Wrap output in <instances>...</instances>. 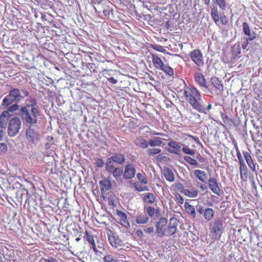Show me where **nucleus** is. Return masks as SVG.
Here are the masks:
<instances>
[{"label": "nucleus", "mask_w": 262, "mask_h": 262, "mask_svg": "<svg viewBox=\"0 0 262 262\" xmlns=\"http://www.w3.org/2000/svg\"><path fill=\"white\" fill-rule=\"evenodd\" d=\"M194 79L195 81L201 87L207 88L206 81L203 75L201 73H196L194 74Z\"/></svg>", "instance_id": "5701e85b"}, {"label": "nucleus", "mask_w": 262, "mask_h": 262, "mask_svg": "<svg viewBox=\"0 0 262 262\" xmlns=\"http://www.w3.org/2000/svg\"><path fill=\"white\" fill-rule=\"evenodd\" d=\"M151 47L155 50L160 52L164 53L165 51L164 47L159 45H151Z\"/></svg>", "instance_id": "de8ad7c7"}, {"label": "nucleus", "mask_w": 262, "mask_h": 262, "mask_svg": "<svg viewBox=\"0 0 262 262\" xmlns=\"http://www.w3.org/2000/svg\"><path fill=\"white\" fill-rule=\"evenodd\" d=\"M173 186H174L177 189V190L180 191L181 193L183 189H185L183 185L179 183L174 184Z\"/></svg>", "instance_id": "bf43d9fd"}, {"label": "nucleus", "mask_w": 262, "mask_h": 262, "mask_svg": "<svg viewBox=\"0 0 262 262\" xmlns=\"http://www.w3.org/2000/svg\"><path fill=\"white\" fill-rule=\"evenodd\" d=\"M136 171V168L134 164H127L125 166L123 177L125 179H132L135 176Z\"/></svg>", "instance_id": "ddd939ff"}, {"label": "nucleus", "mask_w": 262, "mask_h": 262, "mask_svg": "<svg viewBox=\"0 0 262 262\" xmlns=\"http://www.w3.org/2000/svg\"><path fill=\"white\" fill-rule=\"evenodd\" d=\"M168 221L165 217H161L156 225L157 236L159 237L170 236L174 234L177 230L180 222L175 217H171L168 225Z\"/></svg>", "instance_id": "f257e3e1"}, {"label": "nucleus", "mask_w": 262, "mask_h": 262, "mask_svg": "<svg viewBox=\"0 0 262 262\" xmlns=\"http://www.w3.org/2000/svg\"><path fill=\"white\" fill-rule=\"evenodd\" d=\"M104 262H116L117 260L115 257L111 254H107L105 255L103 258Z\"/></svg>", "instance_id": "a18cd8bd"}, {"label": "nucleus", "mask_w": 262, "mask_h": 262, "mask_svg": "<svg viewBox=\"0 0 262 262\" xmlns=\"http://www.w3.org/2000/svg\"><path fill=\"white\" fill-rule=\"evenodd\" d=\"M247 171L248 169L246 165V167L239 166L240 177L241 179L245 182H246L248 179Z\"/></svg>", "instance_id": "c9c22d12"}, {"label": "nucleus", "mask_w": 262, "mask_h": 262, "mask_svg": "<svg viewBox=\"0 0 262 262\" xmlns=\"http://www.w3.org/2000/svg\"><path fill=\"white\" fill-rule=\"evenodd\" d=\"M117 214L119 217V223L125 228L128 229L130 225L127 214L120 210H117Z\"/></svg>", "instance_id": "2eb2a0df"}, {"label": "nucleus", "mask_w": 262, "mask_h": 262, "mask_svg": "<svg viewBox=\"0 0 262 262\" xmlns=\"http://www.w3.org/2000/svg\"><path fill=\"white\" fill-rule=\"evenodd\" d=\"M16 103H16L15 104H13L11 105H10L7 111H8V113H9V112H13L14 111L18 110L19 108V105Z\"/></svg>", "instance_id": "8fccbe9b"}, {"label": "nucleus", "mask_w": 262, "mask_h": 262, "mask_svg": "<svg viewBox=\"0 0 262 262\" xmlns=\"http://www.w3.org/2000/svg\"><path fill=\"white\" fill-rule=\"evenodd\" d=\"M221 117L225 124L229 125L232 123V119L226 114L221 113Z\"/></svg>", "instance_id": "a19ab883"}, {"label": "nucleus", "mask_w": 262, "mask_h": 262, "mask_svg": "<svg viewBox=\"0 0 262 262\" xmlns=\"http://www.w3.org/2000/svg\"><path fill=\"white\" fill-rule=\"evenodd\" d=\"M168 151L170 154L180 155L181 154V146L179 143L174 141H170L168 143Z\"/></svg>", "instance_id": "4468645a"}, {"label": "nucleus", "mask_w": 262, "mask_h": 262, "mask_svg": "<svg viewBox=\"0 0 262 262\" xmlns=\"http://www.w3.org/2000/svg\"><path fill=\"white\" fill-rule=\"evenodd\" d=\"M10 114L8 111H4L0 116V126L6 129L8 121L10 118Z\"/></svg>", "instance_id": "dca6fc26"}, {"label": "nucleus", "mask_w": 262, "mask_h": 262, "mask_svg": "<svg viewBox=\"0 0 262 262\" xmlns=\"http://www.w3.org/2000/svg\"><path fill=\"white\" fill-rule=\"evenodd\" d=\"M7 150V146L5 143H0V153L6 152Z\"/></svg>", "instance_id": "13d9d810"}, {"label": "nucleus", "mask_w": 262, "mask_h": 262, "mask_svg": "<svg viewBox=\"0 0 262 262\" xmlns=\"http://www.w3.org/2000/svg\"><path fill=\"white\" fill-rule=\"evenodd\" d=\"M185 100L195 110L200 113H204L205 107L200 92L193 86H185L184 89Z\"/></svg>", "instance_id": "f03ea898"}, {"label": "nucleus", "mask_w": 262, "mask_h": 262, "mask_svg": "<svg viewBox=\"0 0 262 262\" xmlns=\"http://www.w3.org/2000/svg\"><path fill=\"white\" fill-rule=\"evenodd\" d=\"M24 99L20 90L17 88H12L2 101V105L9 106L13 103H18Z\"/></svg>", "instance_id": "20e7f679"}, {"label": "nucleus", "mask_w": 262, "mask_h": 262, "mask_svg": "<svg viewBox=\"0 0 262 262\" xmlns=\"http://www.w3.org/2000/svg\"><path fill=\"white\" fill-rule=\"evenodd\" d=\"M211 16L212 20L215 24L220 21V16L219 14L218 10L216 7H213L211 9Z\"/></svg>", "instance_id": "473e14b6"}, {"label": "nucleus", "mask_w": 262, "mask_h": 262, "mask_svg": "<svg viewBox=\"0 0 262 262\" xmlns=\"http://www.w3.org/2000/svg\"><path fill=\"white\" fill-rule=\"evenodd\" d=\"M159 70L162 71L165 74L169 76H173L174 74L173 70L172 68H171L169 65L163 64Z\"/></svg>", "instance_id": "2f4dec72"}, {"label": "nucleus", "mask_w": 262, "mask_h": 262, "mask_svg": "<svg viewBox=\"0 0 262 262\" xmlns=\"http://www.w3.org/2000/svg\"><path fill=\"white\" fill-rule=\"evenodd\" d=\"M29 106H25L20 108L18 115L20 117L23 124L28 126H33L37 123V118L39 115V111L35 107L28 108Z\"/></svg>", "instance_id": "7ed1b4c3"}, {"label": "nucleus", "mask_w": 262, "mask_h": 262, "mask_svg": "<svg viewBox=\"0 0 262 262\" xmlns=\"http://www.w3.org/2000/svg\"><path fill=\"white\" fill-rule=\"evenodd\" d=\"M193 174L197 179L202 182L206 183L207 174L204 171L196 169L193 171Z\"/></svg>", "instance_id": "393cba45"}, {"label": "nucleus", "mask_w": 262, "mask_h": 262, "mask_svg": "<svg viewBox=\"0 0 262 262\" xmlns=\"http://www.w3.org/2000/svg\"><path fill=\"white\" fill-rule=\"evenodd\" d=\"M106 234L107 236V238L109 241L110 245L112 246L113 244L115 245V238H116V236L115 235V233L110 229L106 228Z\"/></svg>", "instance_id": "f704fd0d"}, {"label": "nucleus", "mask_w": 262, "mask_h": 262, "mask_svg": "<svg viewBox=\"0 0 262 262\" xmlns=\"http://www.w3.org/2000/svg\"><path fill=\"white\" fill-rule=\"evenodd\" d=\"M104 164V161L102 159L99 158L95 159V165L97 167L101 168L102 167Z\"/></svg>", "instance_id": "5fc2aeb1"}, {"label": "nucleus", "mask_w": 262, "mask_h": 262, "mask_svg": "<svg viewBox=\"0 0 262 262\" xmlns=\"http://www.w3.org/2000/svg\"><path fill=\"white\" fill-rule=\"evenodd\" d=\"M216 2L221 10H225L226 9V0H216Z\"/></svg>", "instance_id": "49530a36"}, {"label": "nucleus", "mask_w": 262, "mask_h": 262, "mask_svg": "<svg viewBox=\"0 0 262 262\" xmlns=\"http://www.w3.org/2000/svg\"><path fill=\"white\" fill-rule=\"evenodd\" d=\"M30 104H27L26 106H29L28 108L31 109V108H34L37 109V111H39V107L37 105V100L35 98H31L29 100Z\"/></svg>", "instance_id": "ea45409f"}, {"label": "nucleus", "mask_w": 262, "mask_h": 262, "mask_svg": "<svg viewBox=\"0 0 262 262\" xmlns=\"http://www.w3.org/2000/svg\"><path fill=\"white\" fill-rule=\"evenodd\" d=\"M137 178L141 183V185L140 187L136 186V189L138 191L148 190V187L146 185L148 180L146 174L144 172H138L137 174Z\"/></svg>", "instance_id": "9b49d317"}, {"label": "nucleus", "mask_w": 262, "mask_h": 262, "mask_svg": "<svg viewBox=\"0 0 262 262\" xmlns=\"http://www.w3.org/2000/svg\"><path fill=\"white\" fill-rule=\"evenodd\" d=\"M21 127V122L17 117H13L9 122L8 134L10 137L16 136L19 132Z\"/></svg>", "instance_id": "423d86ee"}, {"label": "nucleus", "mask_w": 262, "mask_h": 262, "mask_svg": "<svg viewBox=\"0 0 262 262\" xmlns=\"http://www.w3.org/2000/svg\"><path fill=\"white\" fill-rule=\"evenodd\" d=\"M103 2L102 0H91V3L94 6L95 10L97 11L96 6L100 5Z\"/></svg>", "instance_id": "4d7b16f0"}, {"label": "nucleus", "mask_w": 262, "mask_h": 262, "mask_svg": "<svg viewBox=\"0 0 262 262\" xmlns=\"http://www.w3.org/2000/svg\"><path fill=\"white\" fill-rule=\"evenodd\" d=\"M208 187L211 191L216 195L220 196L221 189L217 180L213 177H210L208 180Z\"/></svg>", "instance_id": "f8f14e48"}, {"label": "nucleus", "mask_w": 262, "mask_h": 262, "mask_svg": "<svg viewBox=\"0 0 262 262\" xmlns=\"http://www.w3.org/2000/svg\"><path fill=\"white\" fill-rule=\"evenodd\" d=\"M112 12V10L109 8H104L103 10V13L105 16H110Z\"/></svg>", "instance_id": "e2e57ef3"}, {"label": "nucleus", "mask_w": 262, "mask_h": 262, "mask_svg": "<svg viewBox=\"0 0 262 262\" xmlns=\"http://www.w3.org/2000/svg\"><path fill=\"white\" fill-rule=\"evenodd\" d=\"M182 151L186 155L193 156L195 154V150L188 146H183L181 148Z\"/></svg>", "instance_id": "79ce46f5"}, {"label": "nucleus", "mask_w": 262, "mask_h": 262, "mask_svg": "<svg viewBox=\"0 0 262 262\" xmlns=\"http://www.w3.org/2000/svg\"><path fill=\"white\" fill-rule=\"evenodd\" d=\"M85 235L86 241L90 245H92V247L94 251H95V252H97L98 251V250L96 248V244H95V242L93 235H92L91 233H90L87 231H85Z\"/></svg>", "instance_id": "c85d7f7f"}, {"label": "nucleus", "mask_w": 262, "mask_h": 262, "mask_svg": "<svg viewBox=\"0 0 262 262\" xmlns=\"http://www.w3.org/2000/svg\"><path fill=\"white\" fill-rule=\"evenodd\" d=\"M161 149L157 148H148L147 150V154L149 156H153L158 154L161 152Z\"/></svg>", "instance_id": "c03bdc74"}, {"label": "nucleus", "mask_w": 262, "mask_h": 262, "mask_svg": "<svg viewBox=\"0 0 262 262\" xmlns=\"http://www.w3.org/2000/svg\"><path fill=\"white\" fill-rule=\"evenodd\" d=\"M135 234L137 235L138 237H139L140 239H142L144 236L143 232L141 229L137 230L135 232Z\"/></svg>", "instance_id": "052dcab7"}, {"label": "nucleus", "mask_w": 262, "mask_h": 262, "mask_svg": "<svg viewBox=\"0 0 262 262\" xmlns=\"http://www.w3.org/2000/svg\"><path fill=\"white\" fill-rule=\"evenodd\" d=\"M163 172L165 178L167 181L172 182L174 181V175L172 170L170 168L168 167H165L163 169Z\"/></svg>", "instance_id": "412c9836"}, {"label": "nucleus", "mask_w": 262, "mask_h": 262, "mask_svg": "<svg viewBox=\"0 0 262 262\" xmlns=\"http://www.w3.org/2000/svg\"><path fill=\"white\" fill-rule=\"evenodd\" d=\"M184 207L186 212L189 214L193 219H195L196 216V209L193 205H190L188 202H185Z\"/></svg>", "instance_id": "b1692460"}, {"label": "nucleus", "mask_w": 262, "mask_h": 262, "mask_svg": "<svg viewBox=\"0 0 262 262\" xmlns=\"http://www.w3.org/2000/svg\"><path fill=\"white\" fill-rule=\"evenodd\" d=\"M219 18H220V20H221V23L224 25H227L229 22L228 18L224 14H221Z\"/></svg>", "instance_id": "864d4df0"}, {"label": "nucleus", "mask_w": 262, "mask_h": 262, "mask_svg": "<svg viewBox=\"0 0 262 262\" xmlns=\"http://www.w3.org/2000/svg\"><path fill=\"white\" fill-rule=\"evenodd\" d=\"M162 139H165L160 137H155L153 139H151L148 142V145H150L151 147L164 146L165 144L162 141Z\"/></svg>", "instance_id": "cd10ccee"}, {"label": "nucleus", "mask_w": 262, "mask_h": 262, "mask_svg": "<svg viewBox=\"0 0 262 262\" xmlns=\"http://www.w3.org/2000/svg\"><path fill=\"white\" fill-rule=\"evenodd\" d=\"M32 126H28L26 130V137L27 141L31 143H35L40 139V135L32 127Z\"/></svg>", "instance_id": "1a4fd4ad"}, {"label": "nucleus", "mask_w": 262, "mask_h": 262, "mask_svg": "<svg viewBox=\"0 0 262 262\" xmlns=\"http://www.w3.org/2000/svg\"><path fill=\"white\" fill-rule=\"evenodd\" d=\"M192 61L198 67L199 69L204 65L203 53L200 49H194L189 53Z\"/></svg>", "instance_id": "0eeeda50"}, {"label": "nucleus", "mask_w": 262, "mask_h": 262, "mask_svg": "<svg viewBox=\"0 0 262 262\" xmlns=\"http://www.w3.org/2000/svg\"><path fill=\"white\" fill-rule=\"evenodd\" d=\"M223 221L221 219H215L214 221L209 223V230L213 237H220L223 232Z\"/></svg>", "instance_id": "39448f33"}, {"label": "nucleus", "mask_w": 262, "mask_h": 262, "mask_svg": "<svg viewBox=\"0 0 262 262\" xmlns=\"http://www.w3.org/2000/svg\"><path fill=\"white\" fill-rule=\"evenodd\" d=\"M123 173V170L120 168H116L111 172L116 180H119Z\"/></svg>", "instance_id": "58836bf2"}, {"label": "nucleus", "mask_w": 262, "mask_h": 262, "mask_svg": "<svg viewBox=\"0 0 262 262\" xmlns=\"http://www.w3.org/2000/svg\"><path fill=\"white\" fill-rule=\"evenodd\" d=\"M236 156L239 161V166L246 167V164L244 161V158H243L242 154L239 150H237Z\"/></svg>", "instance_id": "37998d69"}, {"label": "nucleus", "mask_w": 262, "mask_h": 262, "mask_svg": "<svg viewBox=\"0 0 262 262\" xmlns=\"http://www.w3.org/2000/svg\"><path fill=\"white\" fill-rule=\"evenodd\" d=\"M111 70H107V69H104L102 70V72H103V74L105 76H106L107 77L111 76V74L110 73V72H111Z\"/></svg>", "instance_id": "774afa93"}, {"label": "nucleus", "mask_w": 262, "mask_h": 262, "mask_svg": "<svg viewBox=\"0 0 262 262\" xmlns=\"http://www.w3.org/2000/svg\"><path fill=\"white\" fill-rule=\"evenodd\" d=\"M188 137L192 138V139H193L196 142V143H198V144L201 143L199 137H198L196 136H193L192 135H188Z\"/></svg>", "instance_id": "338daca9"}, {"label": "nucleus", "mask_w": 262, "mask_h": 262, "mask_svg": "<svg viewBox=\"0 0 262 262\" xmlns=\"http://www.w3.org/2000/svg\"><path fill=\"white\" fill-rule=\"evenodd\" d=\"M176 201L178 204H183L184 203V198L178 193H174Z\"/></svg>", "instance_id": "09e8293b"}, {"label": "nucleus", "mask_w": 262, "mask_h": 262, "mask_svg": "<svg viewBox=\"0 0 262 262\" xmlns=\"http://www.w3.org/2000/svg\"><path fill=\"white\" fill-rule=\"evenodd\" d=\"M108 159L112 162H116L119 164H123L126 159L124 155L120 153H116Z\"/></svg>", "instance_id": "4be33fe9"}, {"label": "nucleus", "mask_w": 262, "mask_h": 262, "mask_svg": "<svg viewBox=\"0 0 262 262\" xmlns=\"http://www.w3.org/2000/svg\"><path fill=\"white\" fill-rule=\"evenodd\" d=\"M196 209L200 214H203L204 219L208 222L211 221L214 216L215 212L212 208H207L205 209L203 206L198 205L196 206Z\"/></svg>", "instance_id": "6e6552de"}, {"label": "nucleus", "mask_w": 262, "mask_h": 262, "mask_svg": "<svg viewBox=\"0 0 262 262\" xmlns=\"http://www.w3.org/2000/svg\"><path fill=\"white\" fill-rule=\"evenodd\" d=\"M149 133L152 135H159V136H162L163 137H167V135L166 134H165L162 133H159V132H156L155 130L151 131Z\"/></svg>", "instance_id": "680f3d73"}, {"label": "nucleus", "mask_w": 262, "mask_h": 262, "mask_svg": "<svg viewBox=\"0 0 262 262\" xmlns=\"http://www.w3.org/2000/svg\"><path fill=\"white\" fill-rule=\"evenodd\" d=\"M134 143L138 147L141 148H146L148 146V142L143 138H137L135 141Z\"/></svg>", "instance_id": "c756f323"}, {"label": "nucleus", "mask_w": 262, "mask_h": 262, "mask_svg": "<svg viewBox=\"0 0 262 262\" xmlns=\"http://www.w3.org/2000/svg\"><path fill=\"white\" fill-rule=\"evenodd\" d=\"M145 209L150 216H152L155 213V209L153 207L148 206L145 207Z\"/></svg>", "instance_id": "3c124183"}, {"label": "nucleus", "mask_w": 262, "mask_h": 262, "mask_svg": "<svg viewBox=\"0 0 262 262\" xmlns=\"http://www.w3.org/2000/svg\"><path fill=\"white\" fill-rule=\"evenodd\" d=\"M116 168L117 167H115L114 164L112 163V161L108 159L105 164V170L108 173H111V172L113 171V170Z\"/></svg>", "instance_id": "e433bc0d"}, {"label": "nucleus", "mask_w": 262, "mask_h": 262, "mask_svg": "<svg viewBox=\"0 0 262 262\" xmlns=\"http://www.w3.org/2000/svg\"><path fill=\"white\" fill-rule=\"evenodd\" d=\"M39 5H41V8L45 10L52 8L53 7L52 2L49 0H42Z\"/></svg>", "instance_id": "4c0bfd02"}, {"label": "nucleus", "mask_w": 262, "mask_h": 262, "mask_svg": "<svg viewBox=\"0 0 262 262\" xmlns=\"http://www.w3.org/2000/svg\"><path fill=\"white\" fill-rule=\"evenodd\" d=\"M151 56L154 66L156 69L159 70L164 64L163 62L158 55L151 53Z\"/></svg>", "instance_id": "a878e982"}, {"label": "nucleus", "mask_w": 262, "mask_h": 262, "mask_svg": "<svg viewBox=\"0 0 262 262\" xmlns=\"http://www.w3.org/2000/svg\"><path fill=\"white\" fill-rule=\"evenodd\" d=\"M96 56L98 58H97V60L99 61H101V62H103L105 61H106L107 62L110 61V60H106L105 57H104L103 56H101V55H99L98 53H96Z\"/></svg>", "instance_id": "0e129e2a"}, {"label": "nucleus", "mask_w": 262, "mask_h": 262, "mask_svg": "<svg viewBox=\"0 0 262 262\" xmlns=\"http://www.w3.org/2000/svg\"><path fill=\"white\" fill-rule=\"evenodd\" d=\"M105 77L107 79V80L112 84H116L118 82L117 80L114 78L113 77H110L105 76Z\"/></svg>", "instance_id": "69168bd1"}, {"label": "nucleus", "mask_w": 262, "mask_h": 262, "mask_svg": "<svg viewBox=\"0 0 262 262\" xmlns=\"http://www.w3.org/2000/svg\"><path fill=\"white\" fill-rule=\"evenodd\" d=\"M211 82L212 84L213 85L215 90H216V93L217 95L222 94L223 91V85L221 83V81L216 77L211 78Z\"/></svg>", "instance_id": "6ab92c4d"}, {"label": "nucleus", "mask_w": 262, "mask_h": 262, "mask_svg": "<svg viewBox=\"0 0 262 262\" xmlns=\"http://www.w3.org/2000/svg\"><path fill=\"white\" fill-rule=\"evenodd\" d=\"M149 221V217L144 213H138L135 218V222L137 224H146Z\"/></svg>", "instance_id": "aec40b11"}, {"label": "nucleus", "mask_w": 262, "mask_h": 262, "mask_svg": "<svg viewBox=\"0 0 262 262\" xmlns=\"http://www.w3.org/2000/svg\"><path fill=\"white\" fill-rule=\"evenodd\" d=\"M243 30L244 34L248 36L246 40H252L256 38V34L254 32L251 34L250 26L247 23L244 22L243 23Z\"/></svg>", "instance_id": "f3484780"}, {"label": "nucleus", "mask_w": 262, "mask_h": 262, "mask_svg": "<svg viewBox=\"0 0 262 262\" xmlns=\"http://www.w3.org/2000/svg\"><path fill=\"white\" fill-rule=\"evenodd\" d=\"M183 159L185 162L189 164L190 165L196 167H200V165L198 161L194 158L188 156H184Z\"/></svg>", "instance_id": "72a5a7b5"}, {"label": "nucleus", "mask_w": 262, "mask_h": 262, "mask_svg": "<svg viewBox=\"0 0 262 262\" xmlns=\"http://www.w3.org/2000/svg\"><path fill=\"white\" fill-rule=\"evenodd\" d=\"M99 185L102 192H106L112 187V183L108 179H104L99 182Z\"/></svg>", "instance_id": "bb28decb"}, {"label": "nucleus", "mask_w": 262, "mask_h": 262, "mask_svg": "<svg viewBox=\"0 0 262 262\" xmlns=\"http://www.w3.org/2000/svg\"><path fill=\"white\" fill-rule=\"evenodd\" d=\"M143 200L144 203L151 204L155 202L156 198L152 193H145L143 194Z\"/></svg>", "instance_id": "7c9ffc66"}, {"label": "nucleus", "mask_w": 262, "mask_h": 262, "mask_svg": "<svg viewBox=\"0 0 262 262\" xmlns=\"http://www.w3.org/2000/svg\"><path fill=\"white\" fill-rule=\"evenodd\" d=\"M115 245L113 244V247L118 248L124 245L123 242L118 236L115 238Z\"/></svg>", "instance_id": "603ef678"}, {"label": "nucleus", "mask_w": 262, "mask_h": 262, "mask_svg": "<svg viewBox=\"0 0 262 262\" xmlns=\"http://www.w3.org/2000/svg\"><path fill=\"white\" fill-rule=\"evenodd\" d=\"M143 230L145 233L151 234L154 232V227L152 226L146 227Z\"/></svg>", "instance_id": "6e6d98bb"}, {"label": "nucleus", "mask_w": 262, "mask_h": 262, "mask_svg": "<svg viewBox=\"0 0 262 262\" xmlns=\"http://www.w3.org/2000/svg\"><path fill=\"white\" fill-rule=\"evenodd\" d=\"M199 191L193 187H190L188 189L185 188V189H183L182 191V193L186 196L191 198L197 197L199 195Z\"/></svg>", "instance_id": "a211bd4d"}, {"label": "nucleus", "mask_w": 262, "mask_h": 262, "mask_svg": "<svg viewBox=\"0 0 262 262\" xmlns=\"http://www.w3.org/2000/svg\"><path fill=\"white\" fill-rule=\"evenodd\" d=\"M243 156L244 160L246 161L249 169L253 173H257L256 166H258L257 163L254 162L250 154L247 151H243Z\"/></svg>", "instance_id": "9d476101"}]
</instances>
